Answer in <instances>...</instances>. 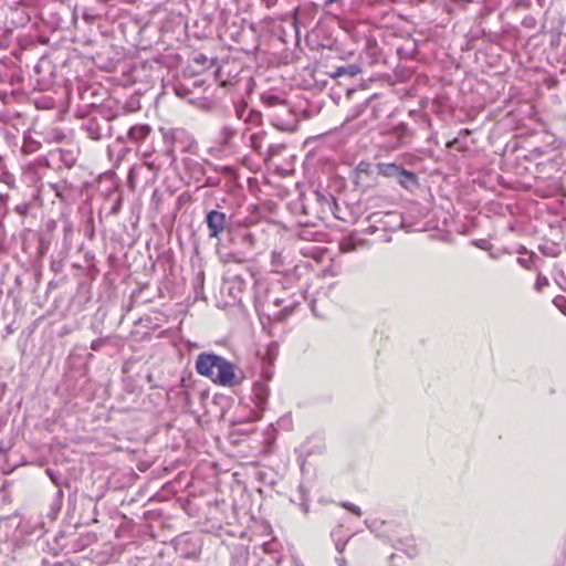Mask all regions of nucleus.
I'll return each instance as SVG.
<instances>
[{"mask_svg":"<svg viewBox=\"0 0 566 566\" xmlns=\"http://www.w3.org/2000/svg\"><path fill=\"white\" fill-rule=\"evenodd\" d=\"M455 148H457V149H459V150H462V149H463L462 147H460V145H457V147H455Z\"/></svg>","mask_w":566,"mask_h":566,"instance_id":"nucleus-21","label":"nucleus"},{"mask_svg":"<svg viewBox=\"0 0 566 566\" xmlns=\"http://www.w3.org/2000/svg\"><path fill=\"white\" fill-rule=\"evenodd\" d=\"M52 189L61 200H69L64 193H71V190L66 186L52 185Z\"/></svg>","mask_w":566,"mask_h":566,"instance_id":"nucleus-9","label":"nucleus"},{"mask_svg":"<svg viewBox=\"0 0 566 566\" xmlns=\"http://www.w3.org/2000/svg\"><path fill=\"white\" fill-rule=\"evenodd\" d=\"M31 169H32V166H28L25 174H28V171H30Z\"/></svg>","mask_w":566,"mask_h":566,"instance_id":"nucleus-20","label":"nucleus"},{"mask_svg":"<svg viewBox=\"0 0 566 566\" xmlns=\"http://www.w3.org/2000/svg\"><path fill=\"white\" fill-rule=\"evenodd\" d=\"M551 253H546L547 256L556 258L557 253H555V250H549Z\"/></svg>","mask_w":566,"mask_h":566,"instance_id":"nucleus-17","label":"nucleus"},{"mask_svg":"<svg viewBox=\"0 0 566 566\" xmlns=\"http://www.w3.org/2000/svg\"><path fill=\"white\" fill-rule=\"evenodd\" d=\"M361 72V69L357 64H349L339 66L335 70V72L331 73V77L338 78L340 76L347 75L349 77H354Z\"/></svg>","mask_w":566,"mask_h":566,"instance_id":"nucleus-6","label":"nucleus"},{"mask_svg":"<svg viewBox=\"0 0 566 566\" xmlns=\"http://www.w3.org/2000/svg\"><path fill=\"white\" fill-rule=\"evenodd\" d=\"M344 507H346L348 511L353 512L354 514H356L358 516L361 514L360 509L353 504H345Z\"/></svg>","mask_w":566,"mask_h":566,"instance_id":"nucleus-12","label":"nucleus"},{"mask_svg":"<svg viewBox=\"0 0 566 566\" xmlns=\"http://www.w3.org/2000/svg\"><path fill=\"white\" fill-rule=\"evenodd\" d=\"M252 235H253V234H252L251 232H247V233H245V238H247V239H249V240L252 238Z\"/></svg>","mask_w":566,"mask_h":566,"instance_id":"nucleus-19","label":"nucleus"},{"mask_svg":"<svg viewBox=\"0 0 566 566\" xmlns=\"http://www.w3.org/2000/svg\"><path fill=\"white\" fill-rule=\"evenodd\" d=\"M459 144V142L457 139H453L452 142L448 143V147H451V148H454L457 147V145Z\"/></svg>","mask_w":566,"mask_h":566,"instance_id":"nucleus-16","label":"nucleus"},{"mask_svg":"<svg viewBox=\"0 0 566 566\" xmlns=\"http://www.w3.org/2000/svg\"><path fill=\"white\" fill-rule=\"evenodd\" d=\"M241 66L239 63L231 61L222 63L216 71V80L222 87H231L239 83Z\"/></svg>","mask_w":566,"mask_h":566,"instance_id":"nucleus-4","label":"nucleus"},{"mask_svg":"<svg viewBox=\"0 0 566 566\" xmlns=\"http://www.w3.org/2000/svg\"><path fill=\"white\" fill-rule=\"evenodd\" d=\"M254 389L258 394L259 391H262L264 396L266 395V387L264 385H256Z\"/></svg>","mask_w":566,"mask_h":566,"instance_id":"nucleus-15","label":"nucleus"},{"mask_svg":"<svg viewBox=\"0 0 566 566\" xmlns=\"http://www.w3.org/2000/svg\"><path fill=\"white\" fill-rule=\"evenodd\" d=\"M205 223L210 239L220 240L221 235L228 230V217L220 210V206L207 212Z\"/></svg>","mask_w":566,"mask_h":566,"instance_id":"nucleus-2","label":"nucleus"},{"mask_svg":"<svg viewBox=\"0 0 566 566\" xmlns=\"http://www.w3.org/2000/svg\"><path fill=\"white\" fill-rule=\"evenodd\" d=\"M150 128L148 125L133 126L128 132V138L133 143H142L149 135Z\"/></svg>","mask_w":566,"mask_h":566,"instance_id":"nucleus-5","label":"nucleus"},{"mask_svg":"<svg viewBox=\"0 0 566 566\" xmlns=\"http://www.w3.org/2000/svg\"><path fill=\"white\" fill-rule=\"evenodd\" d=\"M396 178H397L398 182L405 188H408L410 185L417 184V176L413 172L408 171L402 167L400 169L399 175Z\"/></svg>","mask_w":566,"mask_h":566,"instance_id":"nucleus-7","label":"nucleus"},{"mask_svg":"<svg viewBox=\"0 0 566 566\" xmlns=\"http://www.w3.org/2000/svg\"><path fill=\"white\" fill-rule=\"evenodd\" d=\"M145 165L147 166L148 169H150V170L154 169V164L153 163H146Z\"/></svg>","mask_w":566,"mask_h":566,"instance_id":"nucleus-18","label":"nucleus"},{"mask_svg":"<svg viewBox=\"0 0 566 566\" xmlns=\"http://www.w3.org/2000/svg\"><path fill=\"white\" fill-rule=\"evenodd\" d=\"M224 262H242L241 259H235L234 255L232 253L230 254H227L224 258H223Z\"/></svg>","mask_w":566,"mask_h":566,"instance_id":"nucleus-14","label":"nucleus"},{"mask_svg":"<svg viewBox=\"0 0 566 566\" xmlns=\"http://www.w3.org/2000/svg\"><path fill=\"white\" fill-rule=\"evenodd\" d=\"M322 254V251L319 250H311L308 253H306V256H311L313 259L319 260V256Z\"/></svg>","mask_w":566,"mask_h":566,"instance_id":"nucleus-13","label":"nucleus"},{"mask_svg":"<svg viewBox=\"0 0 566 566\" xmlns=\"http://www.w3.org/2000/svg\"><path fill=\"white\" fill-rule=\"evenodd\" d=\"M266 137V132L259 130L258 133H253L249 137L250 146L255 150L260 151L263 147V140Z\"/></svg>","mask_w":566,"mask_h":566,"instance_id":"nucleus-8","label":"nucleus"},{"mask_svg":"<svg viewBox=\"0 0 566 566\" xmlns=\"http://www.w3.org/2000/svg\"><path fill=\"white\" fill-rule=\"evenodd\" d=\"M401 166H398L394 163H378L373 166L369 163L361 161L357 166V174L360 175H373L376 174L378 176H382L386 178H396L400 172Z\"/></svg>","mask_w":566,"mask_h":566,"instance_id":"nucleus-3","label":"nucleus"},{"mask_svg":"<svg viewBox=\"0 0 566 566\" xmlns=\"http://www.w3.org/2000/svg\"><path fill=\"white\" fill-rule=\"evenodd\" d=\"M237 369L234 364L213 353H201L196 360L197 373L219 386L232 387L240 384Z\"/></svg>","mask_w":566,"mask_h":566,"instance_id":"nucleus-1","label":"nucleus"},{"mask_svg":"<svg viewBox=\"0 0 566 566\" xmlns=\"http://www.w3.org/2000/svg\"><path fill=\"white\" fill-rule=\"evenodd\" d=\"M193 61L201 65V66H207L208 65V57L203 54V53H199L197 54L195 57H193Z\"/></svg>","mask_w":566,"mask_h":566,"instance_id":"nucleus-11","label":"nucleus"},{"mask_svg":"<svg viewBox=\"0 0 566 566\" xmlns=\"http://www.w3.org/2000/svg\"><path fill=\"white\" fill-rule=\"evenodd\" d=\"M262 101L269 107H274L284 104V102L280 97L274 95L263 96Z\"/></svg>","mask_w":566,"mask_h":566,"instance_id":"nucleus-10","label":"nucleus"}]
</instances>
